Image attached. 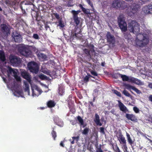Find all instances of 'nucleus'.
I'll return each mask as SVG.
<instances>
[{"instance_id": "nucleus-44", "label": "nucleus", "mask_w": 152, "mask_h": 152, "mask_svg": "<svg viewBox=\"0 0 152 152\" xmlns=\"http://www.w3.org/2000/svg\"><path fill=\"white\" fill-rule=\"evenodd\" d=\"M125 87L126 88L128 89H132V90L133 89V88H134V86H131V85L129 84H126L125 85Z\"/></svg>"}, {"instance_id": "nucleus-31", "label": "nucleus", "mask_w": 152, "mask_h": 152, "mask_svg": "<svg viewBox=\"0 0 152 152\" xmlns=\"http://www.w3.org/2000/svg\"><path fill=\"white\" fill-rule=\"evenodd\" d=\"M42 20H43V19L42 16H41L40 18L37 17L36 18V20L38 21L37 24L39 26H43V25L41 24L40 22V21H42Z\"/></svg>"}, {"instance_id": "nucleus-39", "label": "nucleus", "mask_w": 152, "mask_h": 152, "mask_svg": "<svg viewBox=\"0 0 152 152\" xmlns=\"http://www.w3.org/2000/svg\"><path fill=\"white\" fill-rule=\"evenodd\" d=\"M5 2L6 4H11L12 5H15L16 4V3L14 1H13L12 2V3H11V2L10 1V0H5Z\"/></svg>"}, {"instance_id": "nucleus-29", "label": "nucleus", "mask_w": 152, "mask_h": 152, "mask_svg": "<svg viewBox=\"0 0 152 152\" xmlns=\"http://www.w3.org/2000/svg\"><path fill=\"white\" fill-rule=\"evenodd\" d=\"M90 50L86 48L84 49L83 50V53L86 54V56L88 57L89 58H91V56L90 53Z\"/></svg>"}, {"instance_id": "nucleus-54", "label": "nucleus", "mask_w": 152, "mask_h": 152, "mask_svg": "<svg viewBox=\"0 0 152 152\" xmlns=\"http://www.w3.org/2000/svg\"><path fill=\"white\" fill-rule=\"evenodd\" d=\"M54 15L57 19H59L60 18L59 15L56 13L54 14Z\"/></svg>"}, {"instance_id": "nucleus-34", "label": "nucleus", "mask_w": 152, "mask_h": 152, "mask_svg": "<svg viewBox=\"0 0 152 152\" xmlns=\"http://www.w3.org/2000/svg\"><path fill=\"white\" fill-rule=\"evenodd\" d=\"M89 131V129L87 127L85 128L82 132V133L85 135H87Z\"/></svg>"}, {"instance_id": "nucleus-38", "label": "nucleus", "mask_w": 152, "mask_h": 152, "mask_svg": "<svg viewBox=\"0 0 152 152\" xmlns=\"http://www.w3.org/2000/svg\"><path fill=\"white\" fill-rule=\"evenodd\" d=\"M118 139L119 140V139L120 140L121 139L123 138L124 137L123 136V135L122 134V132L121 130H118Z\"/></svg>"}, {"instance_id": "nucleus-33", "label": "nucleus", "mask_w": 152, "mask_h": 152, "mask_svg": "<svg viewBox=\"0 0 152 152\" xmlns=\"http://www.w3.org/2000/svg\"><path fill=\"white\" fill-rule=\"evenodd\" d=\"M53 130L51 132V135L54 140H55V138L57 137L56 133V132L54 131V128H52Z\"/></svg>"}, {"instance_id": "nucleus-45", "label": "nucleus", "mask_w": 152, "mask_h": 152, "mask_svg": "<svg viewBox=\"0 0 152 152\" xmlns=\"http://www.w3.org/2000/svg\"><path fill=\"white\" fill-rule=\"evenodd\" d=\"M82 10L85 14H88L89 13V10L88 9H86L84 7Z\"/></svg>"}, {"instance_id": "nucleus-37", "label": "nucleus", "mask_w": 152, "mask_h": 152, "mask_svg": "<svg viewBox=\"0 0 152 152\" xmlns=\"http://www.w3.org/2000/svg\"><path fill=\"white\" fill-rule=\"evenodd\" d=\"M122 93L126 96L128 97H130L131 96L130 94L125 89L124 90Z\"/></svg>"}, {"instance_id": "nucleus-11", "label": "nucleus", "mask_w": 152, "mask_h": 152, "mask_svg": "<svg viewBox=\"0 0 152 152\" xmlns=\"http://www.w3.org/2000/svg\"><path fill=\"white\" fill-rule=\"evenodd\" d=\"M118 106L120 110L123 112L126 113L129 112L126 107L120 101H118Z\"/></svg>"}, {"instance_id": "nucleus-19", "label": "nucleus", "mask_w": 152, "mask_h": 152, "mask_svg": "<svg viewBox=\"0 0 152 152\" xmlns=\"http://www.w3.org/2000/svg\"><path fill=\"white\" fill-rule=\"evenodd\" d=\"M131 82L136 84L139 85H142L143 84L142 83L141 81L137 78H135L132 77L131 79Z\"/></svg>"}, {"instance_id": "nucleus-10", "label": "nucleus", "mask_w": 152, "mask_h": 152, "mask_svg": "<svg viewBox=\"0 0 152 152\" xmlns=\"http://www.w3.org/2000/svg\"><path fill=\"white\" fill-rule=\"evenodd\" d=\"M142 11L146 14H152V5L145 6L142 8Z\"/></svg>"}, {"instance_id": "nucleus-25", "label": "nucleus", "mask_w": 152, "mask_h": 152, "mask_svg": "<svg viewBox=\"0 0 152 152\" xmlns=\"http://www.w3.org/2000/svg\"><path fill=\"white\" fill-rule=\"evenodd\" d=\"M24 83L25 86L24 91L25 92H27L28 95H29L30 94L29 85L27 82L24 81Z\"/></svg>"}, {"instance_id": "nucleus-48", "label": "nucleus", "mask_w": 152, "mask_h": 152, "mask_svg": "<svg viewBox=\"0 0 152 152\" xmlns=\"http://www.w3.org/2000/svg\"><path fill=\"white\" fill-rule=\"evenodd\" d=\"M40 78L42 80L46 79L47 78V76L44 75H41L39 76Z\"/></svg>"}, {"instance_id": "nucleus-50", "label": "nucleus", "mask_w": 152, "mask_h": 152, "mask_svg": "<svg viewBox=\"0 0 152 152\" xmlns=\"http://www.w3.org/2000/svg\"><path fill=\"white\" fill-rule=\"evenodd\" d=\"M89 77L88 76H86L84 78V80L85 82H87L89 80Z\"/></svg>"}, {"instance_id": "nucleus-2", "label": "nucleus", "mask_w": 152, "mask_h": 152, "mask_svg": "<svg viewBox=\"0 0 152 152\" xmlns=\"http://www.w3.org/2000/svg\"><path fill=\"white\" fill-rule=\"evenodd\" d=\"M125 18L123 14H120L118 18V25L122 32H125L127 30V25Z\"/></svg>"}, {"instance_id": "nucleus-6", "label": "nucleus", "mask_w": 152, "mask_h": 152, "mask_svg": "<svg viewBox=\"0 0 152 152\" xmlns=\"http://www.w3.org/2000/svg\"><path fill=\"white\" fill-rule=\"evenodd\" d=\"M80 12L81 11L80 10L77 11L72 10L71 12L72 14L73 18L74 20V22L75 23L76 26H77L80 22V19L78 17V15Z\"/></svg>"}, {"instance_id": "nucleus-60", "label": "nucleus", "mask_w": 152, "mask_h": 152, "mask_svg": "<svg viewBox=\"0 0 152 152\" xmlns=\"http://www.w3.org/2000/svg\"><path fill=\"white\" fill-rule=\"evenodd\" d=\"M148 99H149V100L150 101L152 102V95H150L149 96Z\"/></svg>"}, {"instance_id": "nucleus-51", "label": "nucleus", "mask_w": 152, "mask_h": 152, "mask_svg": "<svg viewBox=\"0 0 152 152\" xmlns=\"http://www.w3.org/2000/svg\"><path fill=\"white\" fill-rule=\"evenodd\" d=\"M33 37L35 39H39V36L37 34H33Z\"/></svg>"}, {"instance_id": "nucleus-41", "label": "nucleus", "mask_w": 152, "mask_h": 152, "mask_svg": "<svg viewBox=\"0 0 152 152\" xmlns=\"http://www.w3.org/2000/svg\"><path fill=\"white\" fill-rule=\"evenodd\" d=\"M2 30L5 32H6L8 30V27L6 25H3L1 26Z\"/></svg>"}, {"instance_id": "nucleus-15", "label": "nucleus", "mask_w": 152, "mask_h": 152, "mask_svg": "<svg viewBox=\"0 0 152 152\" xmlns=\"http://www.w3.org/2000/svg\"><path fill=\"white\" fill-rule=\"evenodd\" d=\"M119 140L120 143L123 145V146L124 149V152H126V151H127V147L126 146V140H125V138L124 137L120 140L119 139Z\"/></svg>"}, {"instance_id": "nucleus-18", "label": "nucleus", "mask_w": 152, "mask_h": 152, "mask_svg": "<svg viewBox=\"0 0 152 152\" xmlns=\"http://www.w3.org/2000/svg\"><path fill=\"white\" fill-rule=\"evenodd\" d=\"M140 8V6L139 5L134 3L131 6L130 9L136 13Z\"/></svg>"}, {"instance_id": "nucleus-46", "label": "nucleus", "mask_w": 152, "mask_h": 152, "mask_svg": "<svg viewBox=\"0 0 152 152\" xmlns=\"http://www.w3.org/2000/svg\"><path fill=\"white\" fill-rule=\"evenodd\" d=\"M42 22L44 23L45 25V28L46 30H47L48 28H49V26L47 24L48 22H46V23L45 22V20H42Z\"/></svg>"}, {"instance_id": "nucleus-27", "label": "nucleus", "mask_w": 152, "mask_h": 152, "mask_svg": "<svg viewBox=\"0 0 152 152\" xmlns=\"http://www.w3.org/2000/svg\"><path fill=\"white\" fill-rule=\"evenodd\" d=\"M14 38L15 42H20L22 41V38L20 35L15 36Z\"/></svg>"}, {"instance_id": "nucleus-64", "label": "nucleus", "mask_w": 152, "mask_h": 152, "mask_svg": "<svg viewBox=\"0 0 152 152\" xmlns=\"http://www.w3.org/2000/svg\"><path fill=\"white\" fill-rule=\"evenodd\" d=\"M79 6L80 7L82 10L84 8L81 4H80Z\"/></svg>"}, {"instance_id": "nucleus-55", "label": "nucleus", "mask_w": 152, "mask_h": 152, "mask_svg": "<svg viewBox=\"0 0 152 152\" xmlns=\"http://www.w3.org/2000/svg\"><path fill=\"white\" fill-rule=\"evenodd\" d=\"M70 111L71 112H72L73 113H75V108L73 107H72L70 109Z\"/></svg>"}, {"instance_id": "nucleus-49", "label": "nucleus", "mask_w": 152, "mask_h": 152, "mask_svg": "<svg viewBox=\"0 0 152 152\" xmlns=\"http://www.w3.org/2000/svg\"><path fill=\"white\" fill-rule=\"evenodd\" d=\"M133 109L136 113H138L139 112V110L136 107H134L133 108Z\"/></svg>"}, {"instance_id": "nucleus-43", "label": "nucleus", "mask_w": 152, "mask_h": 152, "mask_svg": "<svg viewBox=\"0 0 152 152\" xmlns=\"http://www.w3.org/2000/svg\"><path fill=\"white\" fill-rule=\"evenodd\" d=\"M133 90L136 92L137 94H140L141 93V91L134 86L133 88Z\"/></svg>"}, {"instance_id": "nucleus-28", "label": "nucleus", "mask_w": 152, "mask_h": 152, "mask_svg": "<svg viewBox=\"0 0 152 152\" xmlns=\"http://www.w3.org/2000/svg\"><path fill=\"white\" fill-rule=\"evenodd\" d=\"M0 59L2 61H4L6 60L4 52L2 50H0Z\"/></svg>"}, {"instance_id": "nucleus-17", "label": "nucleus", "mask_w": 152, "mask_h": 152, "mask_svg": "<svg viewBox=\"0 0 152 152\" xmlns=\"http://www.w3.org/2000/svg\"><path fill=\"white\" fill-rule=\"evenodd\" d=\"M119 75H121V78H122V80L124 81H128L131 82V79H132V77H128L125 75H122L120 74H118Z\"/></svg>"}, {"instance_id": "nucleus-24", "label": "nucleus", "mask_w": 152, "mask_h": 152, "mask_svg": "<svg viewBox=\"0 0 152 152\" xmlns=\"http://www.w3.org/2000/svg\"><path fill=\"white\" fill-rule=\"evenodd\" d=\"M142 41V44L143 45V46H145L149 42V40L148 38H146L143 35V37H140Z\"/></svg>"}, {"instance_id": "nucleus-53", "label": "nucleus", "mask_w": 152, "mask_h": 152, "mask_svg": "<svg viewBox=\"0 0 152 152\" xmlns=\"http://www.w3.org/2000/svg\"><path fill=\"white\" fill-rule=\"evenodd\" d=\"M96 152H103L101 148V147L98 148L96 150Z\"/></svg>"}, {"instance_id": "nucleus-36", "label": "nucleus", "mask_w": 152, "mask_h": 152, "mask_svg": "<svg viewBox=\"0 0 152 152\" xmlns=\"http://www.w3.org/2000/svg\"><path fill=\"white\" fill-rule=\"evenodd\" d=\"M112 91H113V93L117 95V96L120 97L121 96V94L120 92L115 89L112 90Z\"/></svg>"}, {"instance_id": "nucleus-35", "label": "nucleus", "mask_w": 152, "mask_h": 152, "mask_svg": "<svg viewBox=\"0 0 152 152\" xmlns=\"http://www.w3.org/2000/svg\"><path fill=\"white\" fill-rule=\"evenodd\" d=\"M124 33V37L127 39H129L130 37V34L128 32L125 33L123 32Z\"/></svg>"}, {"instance_id": "nucleus-32", "label": "nucleus", "mask_w": 152, "mask_h": 152, "mask_svg": "<svg viewBox=\"0 0 152 152\" xmlns=\"http://www.w3.org/2000/svg\"><path fill=\"white\" fill-rule=\"evenodd\" d=\"M88 47L90 48L91 53H95V50L94 49V45L93 44H90L88 45Z\"/></svg>"}, {"instance_id": "nucleus-47", "label": "nucleus", "mask_w": 152, "mask_h": 152, "mask_svg": "<svg viewBox=\"0 0 152 152\" xmlns=\"http://www.w3.org/2000/svg\"><path fill=\"white\" fill-rule=\"evenodd\" d=\"M72 138L73 140H76L77 142H78L80 140V137L78 136L77 137H73Z\"/></svg>"}, {"instance_id": "nucleus-14", "label": "nucleus", "mask_w": 152, "mask_h": 152, "mask_svg": "<svg viewBox=\"0 0 152 152\" xmlns=\"http://www.w3.org/2000/svg\"><path fill=\"white\" fill-rule=\"evenodd\" d=\"M33 96H38L42 93V90L38 87L37 86L35 90L32 89Z\"/></svg>"}, {"instance_id": "nucleus-5", "label": "nucleus", "mask_w": 152, "mask_h": 152, "mask_svg": "<svg viewBox=\"0 0 152 152\" xmlns=\"http://www.w3.org/2000/svg\"><path fill=\"white\" fill-rule=\"evenodd\" d=\"M28 67L31 72L37 74L39 71V67L37 63L34 61L29 62L27 65Z\"/></svg>"}, {"instance_id": "nucleus-21", "label": "nucleus", "mask_w": 152, "mask_h": 152, "mask_svg": "<svg viewBox=\"0 0 152 152\" xmlns=\"http://www.w3.org/2000/svg\"><path fill=\"white\" fill-rule=\"evenodd\" d=\"M94 121L97 125L101 126L102 125V124L100 121L99 117L97 113H96L95 114V118L94 119Z\"/></svg>"}, {"instance_id": "nucleus-22", "label": "nucleus", "mask_w": 152, "mask_h": 152, "mask_svg": "<svg viewBox=\"0 0 152 152\" xmlns=\"http://www.w3.org/2000/svg\"><path fill=\"white\" fill-rule=\"evenodd\" d=\"M37 56L42 61L46 60L47 56L44 54L39 53L37 54Z\"/></svg>"}, {"instance_id": "nucleus-26", "label": "nucleus", "mask_w": 152, "mask_h": 152, "mask_svg": "<svg viewBox=\"0 0 152 152\" xmlns=\"http://www.w3.org/2000/svg\"><path fill=\"white\" fill-rule=\"evenodd\" d=\"M127 14L128 15L131 17L134 16L136 13L134 12L133 10H131L130 8L129 9H128L127 10Z\"/></svg>"}, {"instance_id": "nucleus-61", "label": "nucleus", "mask_w": 152, "mask_h": 152, "mask_svg": "<svg viewBox=\"0 0 152 152\" xmlns=\"http://www.w3.org/2000/svg\"><path fill=\"white\" fill-rule=\"evenodd\" d=\"M16 92L17 94L20 95L21 94L22 92L18 90L16 91Z\"/></svg>"}, {"instance_id": "nucleus-57", "label": "nucleus", "mask_w": 152, "mask_h": 152, "mask_svg": "<svg viewBox=\"0 0 152 152\" xmlns=\"http://www.w3.org/2000/svg\"><path fill=\"white\" fill-rule=\"evenodd\" d=\"M100 131L101 132L104 134L105 133L104 131V128L103 127H101L100 129Z\"/></svg>"}, {"instance_id": "nucleus-4", "label": "nucleus", "mask_w": 152, "mask_h": 152, "mask_svg": "<svg viewBox=\"0 0 152 152\" xmlns=\"http://www.w3.org/2000/svg\"><path fill=\"white\" fill-rule=\"evenodd\" d=\"M112 6L116 9L123 10L126 8L127 6V3L124 1L115 0L113 2Z\"/></svg>"}, {"instance_id": "nucleus-30", "label": "nucleus", "mask_w": 152, "mask_h": 152, "mask_svg": "<svg viewBox=\"0 0 152 152\" xmlns=\"http://www.w3.org/2000/svg\"><path fill=\"white\" fill-rule=\"evenodd\" d=\"M126 136L128 142L129 144L132 145V144L134 142L132 139L130 135L128 133H126Z\"/></svg>"}, {"instance_id": "nucleus-13", "label": "nucleus", "mask_w": 152, "mask_h": 152, "mask_svg": "<svg viewBox=\"0 0 152 152\" xmlns=\"http://www.w3.org/2000/svg\"><path fill=\"white\" fill-rule=\"evenodd\" d=\"M125 117L128 120H130L133 122H137V118L133 114L126 113Z\"/></svg>"}, {"instance_id": "nucleus-8", "label": "nucleus", "mask_w": 152, "mask_h": 152, "mask_svg": "<svg viewBox=\"0 0 152 152\" xmlns=\"http://www.w3.org/2000/svg\"><path fill=\"white\" fill-rule=\"evenodd\" d=\"M10 62L14 66H16L21 63V59L14 56H11L9 58Z\"/></svg>"}, {"instance_id": "nucleus-3", "label": "nucleus", "mask_w": 152, "mask_h": 152, "mask_svg": "<svg viewBox=\"0 0 152 152\" xmlns=\"http://www.w3.org/2000/svg\"><path fill=\"white\" fill-rule=\"evenodd\" d=\"M18 52L22 55L27 57H31L32 52L29 48L25 45L19 46L18 49Z\"/></svg>"}, {"instance_id": "nucleus-16", "label": "nucleus", "mask_w": 152, "mask_h": 152, "mask_svg": "<svg viewBox=\"0 0 152 152\" xmlns=\"http://www.w3.org/2000/svg\"><path fill=\"white\" fill-rule=\"evenodd\" d=\"M77 120L78 121L80 127H85L86 126V124H85L83 118L80 116L77 117Z\"/></svg>"}, {"instance_id": "nucleus-40", "label": "nucleus", "mask_w": 152, "mask_h": 152, "mask_svg": "<svg viewBox=\"0 0 152 152\" xmlns=\"http://www.w3.org/2000/svg\"><path fill=\"white\" fill-rule=\"evenodd\" d=\"M64 92V90L62 88L60 87L59 88L58 94L60 95H62Z\"/></svg>"}, {"instance_id": "nucleus-9", "label": "nucleus", "mask_w": 152, "mask_h": 152, "mask_svg": "<svg viewBox=\"0 0 152 152\" xmlns=\"http://www.w3.org/2000/svg\"><path fill=\"white\" fill-rule=\"evenodd\" d=\"M7 72L8 76L9 77L12 73L13 75V76L17 81L21 80V78L19 76L17 75V72L11 67H9V70H7Z\"/></svg>"}, {"instance_id": "nucleus-63", "label": "nucleus", "mask_w": 152, "mask_h": 152, "mask_svg": "<svg viewBox=\"0 0 152 152\" xmlns=\"http://www.w3.org/2000/svg\"><path fill=\"white\" fill-rule=\"evenodd\" d=\"M67 5L68 7L73 6V5H71L70 3L69 2H68L67 4Z\"/></svg>"}, {"instance_id": "nucleus-59", "label": "nucleus", "mask_w": 152, "mask_h": 152, "mask_svg": "<svg viewBox=\"0 0 152 152\" xmlns=\"http://www.w3.org/2000/svg\"><path fill=\"white\" fill-rule=\"evenodd\" d=\"M60 145L61 146L64 147V142L63 141H61L60 143Z\"/></svg>"}, {"instance_id": "nucleus-52", "label": "nucleus", "mask_w": 152, "mask_h": 152, "mask_svg": "<svg viewBox=\"0 0 152 152\" xmlns=\"http://www.w3.org/2000/svg\"><path fill=\"white\" fill-rule=\"evenodd\" d=\"M115 151L116 152H121L120 150L117 145H116L115 147Z\"/></svg>"}, {"instance_id": "nucleus-58", "label": "nucleus", "mask_w": 152, "mask_h": 152, "mask_svg": "<svg viewBox=\"0 0 152 152\" xmlns=\"http://www.w3.org/2000/svg\"><path fill=\"white\" fill-rule=\"evenodd\" d=\"M148 87L149 88L152 89V83H148Z\"/></svg>"}, {"instance_id": "nucleus-12", "label": "nucleus", "mask_w": 152, "mask_h": 152, "mask_svg": "<svg viewBox=\"0 0 152 152\" xmlns=\"http://www.w3.org/2000/svg\"><path fill=\"white\" fill-rule=\"evenodd\" d=\"M21 75L23 78L26 79L29 83H30L31 82L30 75L26 71L22 72Z\"/></svg>"}, {"instance_id": "nucleus-20", "label": "nucleus", "mask_w": 152, "mask_h": 152, "mask_svg": "<svg viewBox=\"0 0 152 152\" xmlns=\"http://www.w3.org/2000/svg\"><path fill=\"white\" fill-rule=\"evenodd\" d=\"M90 73L92 75H89V76L90 77L93 78L96 80H98L99 77L98 76V74L95 71L92 70L90 72Z\"/></svg>"}, {"instance_id": "nucleus-7", "label": "nucleus", "mask_w": 152, "mask_h": 152, "mask_svg": "<svg viewBox=\"0 0 152 152\" xmlns=\"http://www.w3.org/2000/svg\"><path fill=\"white\" fill-rule=\"evenodd\" d=\"M106 39L108 43L113 45L115 42V38L114 36L109 32H108L106 35Z\"/></svg>"}, {"instance_id": "nucleus-1", "label": "nucleus", "mask_w": 152, "mask_h": 152, "mask_svg": "<svg viewBox=\"0 0 152 152\" xmlns=\"http://www.w3.org/2000/svg\"><path fill=\"white\" fill-rule=\"evenodd\" d=\"M128 28L129 31L136 34L135 40L136 45L140 47H143L142 42L140 37H143V35L139 33L140 32V25L135 20H132L129 23Z\"/></svg>"}, {"instance_id": "nucleus-56", "label": "nucleus", "mask_w": 152, "mask_h": 152, "mask_svg": "<svg viewBox=\"0 0 152 152\" xmlns=\"http://www.w3.org/2000/svg\"><path fill=\"white\" fill-rule=\"evenodd\" d=\"M79 34L81 35V34H80L79 33H76V32H75L74 34L73 35V37H75L77 38L78 37V35Z\"/></svg>"}, {"instance_id": "nucleus-23", "label": "nucleus", "mask_w": 152, "mask_h": 152, "mask_svg": "<svg viewBox=\"0 0 152 152\" xmlns=\"http://www.w3.org/2000/svg\"><path fill=\"white\" fill-rule=\"evenodd\" d=\"M56 104V103L54 101L52 100L48 101L47 104L48 107L50 108L54 107Z\"/></svg>"}, {"instance_id": "nucleus-62", "label": "nucleus", "mask_w": 152, "mask_h": 152, "mask_svg": "<svg viewBox=\"0 0 152 152\" xmlns=\"http://www.w3.org/2000/svg\"><path fill=\"white\" fill-rule=\"evenodd\" d=\"M149 0H140V1H141L143 3H144L145 2H147Z\"/></svg>"}, {"instance_id": "nucleus-42", "label": "nucleus", "mask_w": 152, "mask_h": 152, "mask_svg": "<svg viewBox=\"0 0 152 152\" xmlns=\"http://www.w3.org/2000/svg\"><path fill=\"white\" fill-rule=\"evenodd\" d=\"M59 26L61 28H63L64 26V23H63L61 19L59 20L58 21Z\"/></svg>"}]
</instances>
